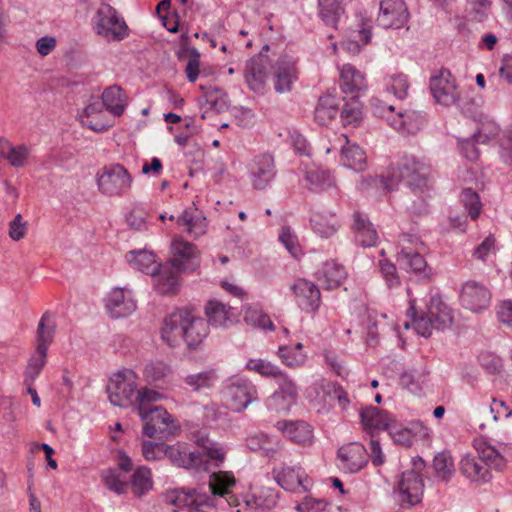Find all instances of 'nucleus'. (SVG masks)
Returning <instances> with one entry per match:
<instances>
[{
  "mask_svg": "<svg viewBox=\"0 0 512 512\" xmlns=\"http://www.w3.org/2000/svg\"><path fill=\"white\" fill-rule=\"evenodd\" d=\"M340 87L345 93H358L367 88V81L355 67L344 65L340 69Z\"/></svg>",
  "mask_w": 512,
  "mask_h": 512,
  "instance_id": "6ab92c4d",
  "label": "nucleus"
},
{
  "mask_svg": "<svg viewBox=\"0 0 512 512\" xmlns=\"http://www.w3.org/2000/svg\"><path fill=\"white\" fill-rule=\"evenodd\" d=\"M52 337L53 329H46L45 319L42 318L38 326V345L44 344L47 348V345L52 341Z\"/></svg>",
  "mask_w": 512,
  "mask_h": 512,
  "instance_id": "680f3d73",
  "label": "nucleus"
},
{
  "mask_svg": "<svg viewBox=\"0 0 512 512\" xmlns=\"http://www.w3.org/2000/svg\"><path fill=\"white\" fill-rule=\"evenodd\" d=\"M166 447L162 444L147 441L143 444L142 452L147 460L153 461L159 459L162 455H166Z\"/></svg>",
  "mask_w": 512,
  "mask_h": 512,
  "instance_id": "603ef678",
  "label": "nucleus"
},
{
  "mask_svg": "<svg viewBox=\"0 0 512 512\" xmlns=\"http://www.w3.org/2000/svg\"><path fill=\"white\" fill-rule=\"evenodd\" d=\"M170 249L172 261L178 266H184L190 260L198 256V252L194 244L180 236H176L172 239Z\"/></svg>",
  "mask_w": 512,
  "mask_h": 512,
  "instance_id": "4be33fe9",
  "label": "nucleus"
},
{
  "mask_svg": "<svg viewBox=\"0 0 512 512\" xmlns=\"http://www.w3.org/2000/svg\"><path fill=\"white\" fill-rule=\"evenodd\" d=\"M277 430L288 440L299 445H310L314 439L312 426L303 420L279 421Z\"/></svg>",
  "mask_w": 512,
  "mask_h": 512,
  "instance_id": "1a4fd4ad",
  "label": "nucleus"
},
{
  "mask_svg": "<svg viewBox=\"0 0 512 512\" xmlns=\"http://www.w3.org/2000/svg\"><path fill=\"white\" fill-rule=\"evenodd\" d=\"M291 289L301 305H303L308 312L314 313L318 310L320 291L313 283L305 279H298L291 286Z\"/></svg>",
  "mask_w": 512,
  "mask_h": 512,
  "instance_id": "2eb2a0df",
  "label": "nucleus"
},
{
  "mask_svg": "<svg viewBox=\"0 0 512 512\" xmlns=\"http://www.w3.org/2000/svg\"><path fill=\"white\" fill-rule=\"evenodd\" d=\"M358 239L363 246L369 247L376 243V231L370 224L358 221Z\"/></svg>",
  "mask_w": 512,
  "mask_h": 512,
  "instance_id": "de8ad7c7",
  "label": "nucleus"
},
{
  "mask_svg": "<svg viewBox=\"0 0 512 512\" xmlns=\"http://www.w3.org/2000/svg\"><path fill=\"white\" fill-rule=\"evenodd\" d=\"M344 165L354 171H361L366 163L364 152L354 144L347 143L342 149Z\"/></svg>",
  "mask_w": 512,
  "mask_h": 512,
  "instance_id": "2f4dec72",
  "label": "nucleus"
},
{
  "mask_svg": "<svg viewBox=\"0 0 512 512\" xmlns=\"http://www.w3.org/2000/svg\"><path fill=\"white\" fill-rule=\"evenodd\" d=\"M272 160L268 157H262L258 159L253 167V173L255 176L260 177L271 170Z\"/></svg>",
  "mask_w": 512,
  "mask_h": 512,
  "instance_id": "0e129e2a",
  "label": "nucleus"
},
{
  "mask_svg": "<svg viewBox=\"0 0 512 512\" xmlns=\"http://www.w3.org/2000/svg\"><path fill=\"white\" fill-rule=\"evenodd\" d=\"M153 276L156 288L161 294H172L178 290V276L172 266L159 267Z\"/></svg>",
  "mask_w": 512,
  "mask_h": 512,
  "instance_id": "5701e85b",
  "label": "nucleus"
},
{
  "mask_svg": "<svg viewBox=\"0 0 512 512\" xmlns=\"http://www.w3.org/2000/svg\"><path fill=\"white\" fill-rule=\"evenodd\" d=\"M461 299L468 309L477 312L488 305L490 294L484 286L468 281L462 288Z\"/></svg>",
  "mask_w": 512,
  "mask_h": 512,
  "instance_id": "ddd939ff",
  "label": "nucleus"
},
{
  "mask_svg": "<svg viewBox=\"0 0 512 512\" xmlns=\"http://www.w3.org/2000/svg\"><path fill=\"white\" fill-rule=\"evenodd\" d=\"M131 486L137 495H142L151 490L153 487L151 471L145 467L137 468L132 475Z\"/></svg>",
  "mask_w": 512,
  "mask_h": 512,
  "instance_id": "e433bc0d",
  "label": "nucleus"
},
{
  "mask_svg": "<svg viewBox=\"0 0 512 512\" xmlns=\"http://www.w3.org/2000/svg\"><path fill=\"white\" fill-rule=\"evenodd\" d=\"M229 396L232 402V409L241 411L246 408L253 400V394L247 386L234 385L229 389Z\"/></svg>",
  "mask_w": 512,
  "mask_h": 512,
  "instance_id": "c9c22d12",
  "label": "nucleus"
},
{
  "mask_svg": "<svg viewBox=\"0 0 512 512\" xmlns=\"http://www.w3.org/2000/svg\"><path fill=\"white\" fill-rule=\"evenodd\" d=\"M38 357L30 360L27 367V374L33 379L40 372L41 368L45 363L46 358V347L44 344L37 346Z\"/></svg>",
  "mask_w": 512,
  "mask_h": 512,
  "instance_id": "8fccbe9b",
  "label": "nucleus"
},
{
  "mask_svg": "<svg viewBox=\"0 0 512 512\" xmlns=\"http://www.w3.org/2000/svg\"><path fill=\"white\" fill-rule=\"evenodd\" d=\"M159 397L160 395L155 391H144L139 396V414L145 422L144 433L148 437L171 434L176 430L173 418L165 409L159 407L146 409V402L156 401Z\"/></svg>",
  "mask_w": 512,
  "mask_h": 512,
  "instance_id": "7ed1b4c3",
  "label": "nucleus"
},
{
  "mask_svg": "<svg viewBox=\"0 0 512 512\" xmlns=\"http://www.w3.org/2000/svg\"><path fill=\"white\" fill-rule=\"evenodd\" d=\"M407 89H408L407 81L401 76L393 78L392 83L389 86V90L397 98H402L406 94Z\"/></svg>",
  "mask_w": 512,
  "mask_h": 512,
  "instance_id": "052dcab7",
  "label": "nucleus"
},
{
  "mask_svg": "<svg viewBox=\"0 0 512 512\" xmlns=\"http://www.w3.org/2000/svg\"><path fill=\"white\" fill-rule=\"evenodd\" d=\"M342 119L346 125H355L362 119V106L358 100L352 99L344 106Z\"/></svg>",
  "mask_w": 512,
  "mask_h": 512,
  "instance_id": "79ce46f5",
  "label": "nucleus"
},
{
  "mask_svg": "<svg viewBox=\"0 0 512 512\" xmlns=\"http://www.w3.org/2000/svg\"><path fill=\"white\" fill-rule=\"evenodd\" d=\"M321 17L327 22H334L342 13L341 0H319Z\"/></svg>",
  "mask_w": 512,
  "mask_h": 512,
  "instance_id": "58836bf2",
  "label": "nucleus"
},
{
  "mask_svg": "<svg viewBox=\"0 0 512 512\" xmlns=\"http://www.w3.org/2000/svg\"><path fill=\"white\" fill-rule=\"evenodd\" d=\"M170 371V365L163 360H153L145 367L146 377L153 381L165 378Z\"/></svg>",
  "mask_w": 512,
  "mask_h": 512,
  "instance_id": "37998d69",
  "label": "nucleus"
},
{
  "mask_svg": "<svg viewBox=\"0 0 512 512\" xmlns=\"http://www.w3.org/2000/svg\"><path fill=\"white\" fill-rule=\"evenodd\" d=\"M206 455L214 460L217 464L222 463L225 459V452L218 444H211L206 448Z\"/></svg>",
  "mask_w": 512,
  "mask_h": 512,
  "instance_id": "774afa93",
  "label": "nucleus"
},
{
  "mask_svg": "<svg viewBox=\"0 0 512 512\" xmlns=\"http://www.w3.org/2000/svg\"><path fill=\"white\" fill-rule=\"evenodd\" d=\"M135 390V383L132 377L123 373L113 375L107 385V393L110 402L118 407L125 406L131 399Z\"/></svg>",
  "mask_w": 512,
  "mask_h": 512,
  "instance_id": "6e6552de",
  "label": "nucleus"
},
{
  "mask_svg": "<svg viewBox=\"0 0 512 512\" xmlns=\"http://www.w3.org/2000/svg\"><path fill=\"white\" fill-rule=\"evenodd\" d=\"M408 315L413 329L423 337H429L435 330L447 328L453 323L452 310L439 294L429 295L424 306L410 301Z\"/></svg>",
  "mask_w": 512,
  "mask_h": 512,
  "instance_id": "f03ea898",
  "label": "nucleus"
},
{
  "mask_svg": "<svg viewBox=\"0 0 512 512\" xmlns=\"http://www.w3.org/2000/svg\"><path fill=\"white\" fill-rule=\"evenodd\" d=\"M281 240L286 245L289 252H291L293 255H297L299 248L296 242V238L290 230L287 229L282 232Z\"/></svg>",
  "mask_w": 512,
  "mask_h": 512,
  "instance_id": "69168bd1",
  "label": "nucleus"
},
{
  "mask_svg": "<svg viewBox=\"0 0 512 512\" xmlns=\"http://www.w3.org/2000/svg\"><path fill=\"white\" fill-rule=\"evenodd\" d=\"M244 322L253 327L263 330H273L274 325L270 317L263 311L258 304H249L243 310Z\"/></svg>",
  "mask_w": 512,
  "mask_h": 512,
  "instance_id": "b1692460",
  "label": "nucleus"
},
{
  "mask_svg": "<svg viewBox=\"0 0 512 512\" xmlns=\"http://www.w3.org/2000/svg\"><path fill=\"white\" fill-rule=\"evenodd\" d=\"M198 208L194 205L192 208L185 210L178 221L187 226V232L195 236L205 233L206 224L205 217L201 214H195Z\"/></svg>",
  "mask_w": 512,
  "mask_h": 512,
  "instance_id": "c756f323",
  "label": "nucleus"
},
{
  "mask_svg": "<svg viewBox=\"0 0 512 512\" xmlns=\"http://www.w3.org/2000/svg\"><path fill=\"white\" fill-rule=\"evenodd\" d=\"M407 7L403 0H382L379 19L387 28H401L408 20Z\"/></svg>",
  "mask_w": 512,
  "mask_h": 512,
  "instance_id": "9d476101",
  "label": "nucleus"
},
{
  "mask_svg": "<svg viewBox=\"0 0 512 512\" xmlns=\"http://www.w3.org/2000/svg\"><path fill=\"white\" fill-rule=\"evenodd\" d=\"M402 258L406 261L407 266L415 273H422L427 269L426 260L417 253L408 254L403 252Z\"/></svg>",
  "mask_w": 512,
  "mask_h": 512,
  "instance_id": "3c124183",
  "label": "nucleus"
},
{
  "mask_svg": "<svg viewBox=\"0 0 512 512\" xmlns=\"http://www.w3.org/2000/svg\"><path fill=\"white\" fill-rule=\"evenodd\" d=\"M338 111L337 99L333 96L327 95L321 98L319 105L316 108L315 117L320 124L329 122Z\"/></svg>",
  "mask_w": 512,
  "mask_h": 512,
  "instance_id": "473e14b6",
  "label": "nucleus"
},
{
  "mask_svg": "<svg viewBox=\"0 0 512 512\" xmlns=\"http://www.w3.org/2000/svg\"><path fill=\"white\" fill-rule=\"evenodd\" d=\"M107 308L114 317H125L136 310L132 295L122 288H114L107 297Z\"/></svg>",
  "mask_w": 512,
  "mask_h": 512,
  "instance_id": "4468645a",
  "label": "nucleus"
},
{
  "mask_svg": "<svg viewBox=\"0 0 512 512\" xmlns=\"http://www.w3.org/2000/svg\"><path fill=\"white\" fill-rule=\"evenodd\" d=\"M200 55L192 49L186 66V74L190 82H195L199 76Z\"/></svg>",
  "mask_w": 512,
  "mask_h": 512,
  "instance_id": "5fc2aeb1",
  "label": "nucleus"
},
{
  "mask_svg": "<svg viewBox=\"0 0 512 512\" xmlns=\"http://www.w3.org/2000/svg\"><path fill=\"white\" fill-rule=\"evenodd\" d=\"M395 107L389 106V114L386 115L387 121L396 130L402 133H414L419 129V117L413 111L394 113Z\"/></svg>",
  "mask_w": 512,
  "mask_h": 512,
  "instance_id": "aec40b11",
  "label": "nucleus"
},
{
  "mask_svg": "<svg viewBox=\"0 0 512 512\" xmlns=\"http://www.w3.org/2000/svg\"><path fill=\"white\" fill-rule=\"evenodd\" d=\"M83 126L95 132L105 130L110 126V119L99 103H90L80 115Z\"/></svg>",
  "mask_w": 512,
  "mask_h": 512,
  "instance_id": "a211bd4d",
  "label": "nucleus"
},
{
  "mask_svg": "<svg viewBox=\"0 0 512 512\" xmlns=\"http://www.w3.org/2000/svg\"><path fill=\"white\" fill-rule=\"evenodd\" d=\"M132 183L131 174L120 164L105 167L97 177L99 190L109 196H119L126 193L131 188Z\"/></svg>",
  "mask_w": 512,
  "mask_h": 512,
  "instance_id": "20e7f679",
  "label": "nucleus"
},
{
  "mask_svg": "<svg viewBox=\"0 0 512 512\" xmlns=\"http://www.w3.org/2000/svg\"><path fill=\"white\" fill-rule=\"evenodd\" d=\"M207 335L203 320L187 309H179L169 314L161 328V339L170 347H178L185 342L189 348L200 347Z\"/></svg>",
  "mask_w": 512,
  "mask_h": 512,
  "instance_id": "f257e3e1",
  "label": "nucleus"
},
{
  "mask_svg": "<svg viewBox=\"0 0 512 512\" xmlns=\"http://www.w3.org/2000/svg\"><path fill=\"white\" fill-rule=\"evenodd\" d=\"M104 481L107 487L116 493H122L125 489V482L122 481L119 475L113 470H108L104 474Z\"/></svg>",
  "mask_w": 512,
  "mask_h": 512,
  "instance_id": "13d9d810",
  "label": "nucleus"
},
{
  "mask_svg": "<svg viewBox=\"0 0 512 512\" xmlns=\"http://www.w3.org/2000/svg\"><path fill=\"white\" fill-rule=\"evenodd\" d=\"M490 412L493 415V419L499 421L508 418L511 414V409L504 401L493 400L490 405Z\"/></svg>",
  "mask_w": 512,
  "mask_h": 512,
  "instance_id": "4d7b16f0",
  "label": "nucleus"
},
{
  "mask_svg": "<svg viewBox=\"0 0 512 512\" xmlns=\"http://www.w3.org/2000/svg\"><path fill=\"white\" fill-rule=\"evenodd\" d=\"M387 431L396 443L407 446H410L414 441L426 442L431 436L430 429L419 421L411 422L405 426L392 419Z\"/></svg>",
  "mask_w": 512,
  "mask_h": 512,
  "instance_id": "39448f33",
  "label": "nucleus"
},
{
  "mask_svg": "<svg viewBox=\"0 0 512 512\" xmlns=\"http://www.w3.org/2000/svg\"><path fill=\"white\" fill-rule=\"evenodd\" d=\"M205 312L210 321L214 323L221 324L228 318V312L225 305L215 300L208 302Z\"/></svg>",
  "mask_w": 512,
  "mask_h": 512,
  "instance_id": "c03bdc74",
  "label": "nucleus"
},
{
  "mask_svg": "<svg viewBox=\"0 0 512 512\" xmlns=\"http://www.w3.org/2000/svg\"><path fill=\"white\" fill-rule=\"evenodd\" d=\"M497 316L503 324L512 325V302H502L497 309Z\"/></svg>",
  "mask_w": 512,
  "mask_h": 512,
  "instance_id": "bf43d9fd",
  "label": "nucleus"
},
{
  "mask_svg": "<svg viewBox=\"0 0 512 512\" xmlns=\"http://www.w3.org/2000/svg\"><path fill=\"white\" fill-rule=\"evenodd\" d=\"M97 31L107 37L120 38L127 34V25L109 5H102L97 12Z\"/></svg>",
  "mask_w": 512,
  "mask_h": 512,
  "instance_id": "423d86ee",
  "label": "nucleus"
},
{
  "mask_svg": "<svg viewBox=\"0 0 512 512\" xmlns=\"http://www.w3.org/2000/svg\"><path fill=\"white\" fill-rule=\"evenodd\" d=\"M271 61L266 55H257L247 65L246 80L253 90L263 88L268 78V67Z\"/></svg>",
  "mask_w": 512,
  "mask_h": 512,
  "instance_id": "dca6fc26",
  "label": "nucleus"
},
{
  "mask_svg": "<svg viewBox=\"0 0 512 512\" xmlns=\"http://www.w3.org/2000/svg\"><path fill=\"white\" fill-rule=\"evenodd\" d=\"M102 101L111 113L120 116L125 110L127 97L120 87L111 86L103 92Z\"/></svg>",
  "mask_w": 512,
  "mask_h": 512,
  "instance_id": "a878e982",
  "label": "nucleus"
},
{
  "mask_svg": "<svg viewBox=\"0 0 512 512\" xmlns=\"http://www.w3.org/2000/svg\"><path fill=\"white\" fill-rule=\"evenodd\" d=\"M0 155L13 167H22L29 155L25 145L14 146L9 141L0 139Z\"/></svg>",
  "mask_w": 512,
  "mask_h": 512,
  "instance_id": "393cba45",
  "label": "nucleus"
},
{
  "mask_svg": "<svg viewBox=\"0 0 512 512\" xmlns=\"http://www.w3.org/2000/svg\"><path fill=\"white\" fill-rule=\"evenodd\" d=\"M166 456L177 466L194 469L199 465V457L180 443L166 447Z\"/></svg>",
  "mask_w": 512,
  "mask_h": 512,
  "instance_id": "412c9836",
  "label": "nucleus"
},
{
  "mask_svg": "<svg viewBox=\"0 0 512 512\" xmlns=\"http://www.w3.org/2000/svg\"><path fill=\"white\" fill-rule=\"evenodd\" d=\"M27 223L23 221L22 215L17 214L9 226V237L13 241H19L26 233Z\"/></svg>",
  "mask_w": 512,
  "mask_h": 512,
  "instance_id": "6e6d98bb",
  "label": "nucleus"
},
{
  "mask_svg": "<svg viewBox=\"0 0 512 512\" xmlns=\"http://www.w3.org/2000/svg\"><path fill=\"white\" fill-rule=\"evenodd\" d=\"M495 246V239L492 236H488L475 250V254L478 258L484 259Z\"/></svg>",
  "mask_w": 512,
  "mask_h": 512,
  "instance_id": "e2e57ef3",
  "label": "nucleus"
},
{
  "mask_svg": "<svg viewBox=\"0 0 512 512\" xmlns=\"http://www.w3.org/2000/svg\"><path fill=\"white\" fill-rule=\"evenodd\" d=\"M295 78L296 75L293 66L285 61L279 62L275 71L276 92L286 93L291 91Z\"/></svg>",
  "mask_w": 512,
  "mask_h": 512,
  "instance_id": "c85d7f7f",
  "label": "nucleus"
},
{
  "mask_svg": "<svg viewBox=\"0 0 512 512\" xmlns=\"http://www.w3.org/2000/svg\"><path fill=\"white\" fill-rule=\"evenodd\" d=\"M474 448L476 449L478 456L483 461L492 462L501 457L499 451L495 447L491 446L482 439H477L474 441Z\"/></svg>",
  "mask_w": 512,
  "mask_h": 512,
  "instance_id": "a18cd8bd",
  "label": "nucleus"
},
{
  "mask_svg": "<svg viewBox=\"0 0 512 512\" xmlns=\"http://www.w3.org/2000/svg\"><path fill=\"white\" fill-rule=\"evenodd\" d=\"M168 503L174 506H186L191 509L201 508L204 506H215L214 500L211 496L197 491H169L165 495Z\"/></svg>",
  "mask_w": 512,
  "mask_h": 512,
  "instance_id": "f8f14e48",
  "label": "nucleus"
},
{
  "mask_svg": "<svg viewBox=\"0 0 512 512\" xmlns=\"http://www.w3.org/2000/svg\"><path fill=\"white\" fill-rule=\"evenodd\" d=\"M212 380L213 372L205 371L189 376L187 382L194 390H199L210 387Z\"/></svg>",
  "mask_w": 512,
  "mask_h": 512,
  "instance_id": "09e8293b",
  "label": "nucleus"
},
{
  "mask_svg": "<svg viewBox=\"0 0 512 512\" xmlns=\"http://www.w3.org/2000/svg\"><path fill=\"white\" fill-rule=\"evenodd\" d=\"M401 501L408 505L421 502L424 494V483L421 476L413 470L402 474L399 482Z\"/></svg>",
  "mask_w": 512,
  "mask_h": 512,
  "instance_id": "9b49d317",
  "label": "nucleus"
},
{
  "mask_svg": "<svg viewBox=\"0 0 512 512\" xmlns=\"http://www.w3.org/2000/svg\"><path fill=\"white\" fill-rule=\"evenodd\" d=\"M459 147L464 155L470 161L476 160L479 156V152L477 149V138L476 136H472L471 138L461 140L459 142Z\"/></svg>",
  "mask_w": 512,
  "mask_h": 512,
  "instance_id": "864d4df0",
  "label": "nucleus"
},
{
  "mask_svg": "<svg viewBox=\"0 0 512 512\" xmlns=\"http://www.w3.org/2000/svg\"><path fill=\"white\" fill-rule=\"evenodd\" d=\"M247 368L267 377H276L281 375V370L276 365L264 359H250L247 362Z\"/></svg>",
  "mask_w": 512,
  "mask_h": 512,
  "instance_id": "ea45409f",
  "label": "nucleus"
},
{
  "mask_svg": "<svg viewBox=\"0 0 512 512\" xmlns=\"http://www.w3.org/2000/svg\"><path fill=\"white\" fill-rule=\"evenodd\" d=\"M392 419L376 408H368L362 412V422L368 430H388Z\"/></svg>",
  "mask_w": 512,
  "mask_h": 512,
  "instance_id": "7c9ffc66",
  "label": "nucleus"
},
{
  "mask_svg": "<svg viewBox=\"0 0 512 512\" xmlns=\"http://www.w3.org/2000/svg\"><path fill=\"white\" fill-rule=\"evenodd\" d=\"M209 488L213 496H225L236 485V479L231 472H216L210 476Z\"/></svg>",
  "mask_w": 512,
  "mask_h": 512,
  "instance_id": "bb28decb",
  "label": "nucleus"
},
{
  "mask_svg": "<svg viewBox=\"0 0 512 512\" xmlns=\"http://www.w3.org/2000/svg\"><path fill=\"white\" fill-rule=\"evenodd\" d=\"M277 481L287 490H295L302 483L300 474L292 467L283 468L277 475Z\"/></svg>",
  "mask_w": 512,
  "mask_h": 512,
  "instance_id": "a19ab883",
  "label": "nucleus"
},
{
  "mask_svg": "<svg viewBox=\"0 0 512 512\" xmlns=\"http://www.w3.org/2000/svg\"><path fill=\"white\" fill-rule=\"evenodd\" d=\"M460 471L471 481L480 480L486 473L485 468L470 454H466L462 457L460 461Z\"/></svg>",
  "mask_w": 512,
  "mask_h": 512,
  "instance_id": "72a5a7b5",
  "label": "nucleus"
},
{
  "mask_svg": "<svg viewBox=\"0 0 512 512\" xmlns=\"http://www.w3.org/2000/svg\"><path fill=\"white\" fill-rule=\"evenodd\" d=\"M139 270L151 273L152 275L159 269L160 265L157 262L156 256L147 250H142L132 253L130 260Z\"/></svg>",
  "mask_w": 512,
  "mask_h": 512,
  "instance_id": "f704fd0d",
  "label": "nucleus"
},
{
  "mask_svg": "<svg viewBox=\"0 0 512 512\" xmlns=\"http://www.w3.org/2000/svg\"><path fill=\"white\" fill-rule=\"evenodd\" d=\"M463 201L470 216L476 219L480 214L481 203L478 195L470 189L463 192Z\"/></svg>",
  "mask_w": 512,
  "mask_h": 512,
  "instance_id": "49530a36",
  "label": "nucleus"
},
{
  "mask_svg": "<svg viewBox=\"0 0 512 512\" xmlns=\"http://www.w3.org/2000/svg\"><path fill=\"white\" fill-rule=\"evenodd\" d=\"M433 468L438 477L447 480L453 474L454 464L451 455L440 452L433 459Z\"/></svg>",
  "mask_w": 512,
  "mask_h": 512,
  "instance_id": "4c0bfd02",
  "label": "nucleus"
},
{
  "mask_svg": "<svg viewBox=\"0 0 512 512\" xmlns=\"http://www.w3.org/2000/svg\"><path fill=\"white\" fill-rule=\"evenodd\" d=\"M370 457L374 465H382L384 463V454L382 452V448L376 440H371L370 442Z\"/></svg>",
  "mask_w": 512,
  "mask_h": 512,
  "instance_id": "338daca9",
  "label": "nucleus"
},
{
  "mask_svg": "<svg viewBox=\"0 0 512 512\" xmlns=\"http://www.w3.org/2000/svg\"><path fill=\"white\" fill-rule=\"evenodd\" d=\"M431 90L439 104L450 106L458 100L457 86L451 73L441 70L431 80Z\"/></svg>",
  "mask_w": 512,
  "mask_h": 512,
  "instance_id": "0eeeda50",
  "label": "nucleus"
},
{
  "mask_svg": "<svg viewBox=\"0 0 512 512\" xmlns=\"http://www.w3.org/2000/svg\"><path fill=\"white\" fill-rule=\"evenodd\" d=\"M296 398V387L290 379H284L273 396L274 404L280 410H289L295 404Z\"/></svg>",
  "mask_w": 512,
  "mask_h": 512,
  "instance_id": "cd10ccee",
  "label": "nucleus"
},
{
  "mask_svg": "<svg viewBox=\"0 0 512 512\" xmlns=\"http://www.w3.org/2000/svg\"><path fill=\"white\" fill-rule=\"evenodd\" d=\"M338 457L343 468L350 472L359 471L367 462L366 450L358 443H350L340 448Z\"/></svg>",
  "mask_w": 512,
  "mask_h": 512,
  "instance_id": "f3484780",
  "label": "nucleus"
}]
</instances>
